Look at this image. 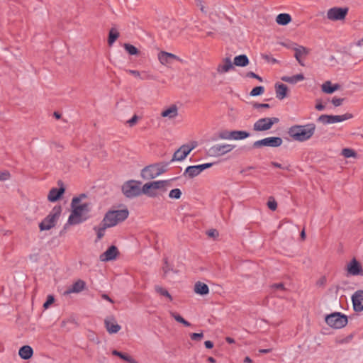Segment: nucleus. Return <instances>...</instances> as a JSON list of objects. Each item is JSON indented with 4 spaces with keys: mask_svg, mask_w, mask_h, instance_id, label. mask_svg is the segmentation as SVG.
Returning <instances> with one entry per match:
<instances>
[{
    "mask_svg": "<svg viewBox=\"0 0 363 363\" xmlns=\"http://www.w3.org/2000/svg\"><path fill=\"white\" fill-rule=\"evenodd\" d=\"M315 130L313 123L306 125H295L291 126L288 131L289 136L294 140L305 142L312 138Z\"/></svg>",
    "mask_w": 363,
    "mask_h": 363,
    "instance_id": "1",
    "label": "nucleus"
},
{
    "mask_svg": "<svg viewBox=\"0 0 363 363\" xmlns=\"http://www.w3.org/2000/svg\"><path fill=\"white\" fill-rule=\"evenodd\" d=\"M169 182L167 180H158L145 183L141 187V195L144 194L148 197L155 198L159 196L161 191H165Z\"/></svg>",
    "mask_w": 363,
    "mask_h": 363,
    "instance_id": "2",
    "label": "nucleus"
},
{
    "mask_svg": "<svg viewBox=\"0 0 363 363\" xmlns=\"http://www.w3.org/2000/svg\"><path fill=\"white\" fill-rule=\"evenodd\" d=\"M129 215L126 208L115 211H109L104 218V225L110 228L114 227L125 220Z\"/></svg>",
    "mask_w": 363,
    "mask_h": 363,
    "instance_id": "3",
    "label": "nucleus"
},
{
    "mask_svg": "<svg viewBox=\"0 0 363 363\" xmlns=\"http://www.w3.org/2000/svg\"><path fill=\"white\" fill-rule=\"evenodd\" d=\"M167 164L155 163L145 167L140 172V177L145 180L155 179L167 171Z\"/></svg>",
    "mask_w": 363,
    "mask_h": 363,
    "instance_id": "4",
    "label": "nucleus"
},
{
    "mask_svg": "<svg viewBox=\"0 0 363 363\" xmlns=\"http://www.w3.org/2000/svg\"><path fill=\"white\" fill-rule=\"evenodd\" d=\"M73 207L69 215V225H77L84 222L90 217L89 206H72Z\"/></svg>",
    "mask_w": 363,
    "mask_h": 363,
    "instance_id": "5",
    "label": "nucleus"
},
{
    "mask_svg": "<svg viewBox=\"0 0 363 363\" xmlns=\"http://www.w3.org/2000/svg\"><path fill=\"white\" fill-rule=\"evenodd\" d=\"M123 194L128 198H133L141 195V182L136 180H129L122 186Z\"/></svg>",
    "mask_w": 363,
    "mask_h": 363,
    "instance_id": "6",
    "label": "nucleus"
},
{
    "mask_svg": "<svg viewBox=\"0 0 363 363\" xmlns=\"http://www.w3.org/2000/svg\"><path fill=\"white\" fill-rule=\"evenodd\" d=\"M326 323L331 328L340 329L345 327L348 322L347 315L341 313H333L325 317Z\"/></svg>",
    "mask_w": 363,
    "mask_h": 363,
    "instance_id": "7",
    "label": "nucleus"
},
{
    "mask_svg": "<svg viewBox=\"0 0 363 363\" xmlns=\"http://www.w3.org/2000/svg\"><path fill=\"white\" fill-rule=\"evenodd\" d=\"M60 212V206H55L52 211L40 223V230H48L55 226Z\"/></svg>",
    "mask_w": 363,
    "mask_h": 363,
    "instance_id": "8",
    "label": "nucleus"
},
{
    "mask_svg": "<svg viewBox=\"0 0 363 363\" xmlns=\"http://www.w3.org/2000/svg\"><path fill=\"white\" fill-rule=\"evenodd\" d=\"M235 147L233 144L218 143L211 146L208 150V154L211 157H222L230 152Z\"/></svg>",
    "mask_w": 363,
    "mask_h": 363,
    "instance_id": "9",
    "label": "nucleus"
},
{
    "mask_svg": "<svg viewBox=\"0 0 363 363\" xmlns=\"http://www.w3.org/2000/svg\"><path fill=\"white\" fill-rule=\"evenodd\" d=\"M353 116L351 113H347L343 115H321L318 118V121L324 125L333 124L340 123L352 118Z\"/></svg>",
    "mask_w": 363,
    "mask_h": 363,
    "instance_id": "10",
    "label": "nucleus"
},
{
    "mask_svg": "<svg viewBox=\"0 0 363 363\" xmlns=\"http://www.w3.org/2000/svg\"><path fill=\"white\" fill-rule=\"evenodd\" d=\"M283 45L285 47L292 49L294 51V57L301 66H303V60L309 54L310 50L304 46L299 45L295 43L291 45Z\"/></svg>",
    "mask_w": 363,
    "mask_h": 363,
    "instance_id": "11",
    "label": "nucleus"
},
{
    "mask_svg": "<svg viewBox=\"0 0 363 363\" xmlns=\"http://www.w3.org/2000/svg\"><path fill=\"white\" fill-rule=\"evenodd\" d=\"M276 117L262 118L257 120L253 125V130L255 131H266L272 128V125L279 122Z\"/></svg>",
    "mask_w": 363,
    "mask_h": 363,
    "instance_id": "12",
    "label": "nucleus"
},
{
    "mask_svg": "<svg viewBox=\"0 0 363 363\" xmlns=\"http://www.w3.org/2000/svg\"><path fill=\"white\" fill-rule=\"evenodd\" d=\"M283 140L280 137H268L257 140L253 143V147L258 148L261 147H277L282 145Z\"/></svg>",
    "mask_w": 363,
    "mask_h": 363,
    "instance_id": "13",
    "label": "nucleus"
},
{
    "mask_svg": "<svg viewBox=\"0 0 363 363\" xmlns=\"http://www.w3.org/2000/svg\"><path fill=\"white\" fill-rule=\"evenodd\" d=\"M213 166V163H205L199 165L189 166L186 168L184 175L189 178H194L200 174L205 169Z\"/></svg>",
    "mask_w": 363,
    "mask_h": 363,
    "instance_id": "14",
    "label": "nucleus"
},
{
    "mask_svg": "<svg viewBox=\"0 0 363 363\" xmlns=\"http://www.w3.org/2000/svg\"><path fill=\"white\" fill-rule=\"evenodd\" d=\"M348 8L333 7L327 12V18L331 21H340L345 18Z\"/></svg>",
    "mask_w": 363,
    "mask_h": 363,
    "instance_id": "15",
    "label": "nucleus"
},
{
    "mask_svg": "<svg viewBox=\"0 0 363 363\" xmlns=\"http://www.w3.org/2000/svg\"><path fill=\"white\" fill-rule=\"evenodd\" d=\"M347 273L350 276H363V268L355 258H353L345 267Z\"/></svg>",
    "mask_w": 363,
    "mask_h": 363,
    "instance_id": "16",
    "label": "nucleus"
},
{
    "mask_svg": "<svg viewBox=\"0 0 363 363\" xmlns=\"http://www.w3.org/2000/svg\"><path fill=\"white\" fill-rule=\"evenodd\" d=\"M60 187L58 188H52L50 190L48 194V200L49 202L55 203L58 202L60 199L62 197L64 194L65 193L66 188L65 186L61 184L58 183Z\"/></svg>",
    "mask_w": 363,
    "mask_h": 363,
    "instance_id": "17",
    "label": "nucleus"
},
{
    "mask_svg": "<svg viewBox=\"0 0 363 363\" xmlns=\"http://www.w3.org/2000/svg\"><path fill=\"white\" fill-rule=\"evenodd\" d=\"M118 254V248L114 245H111L104 252L100 255L99 260L104 262L112 261L117 257Z\"/></svg>",
    "mask_w": 363,
    "mask_h": 363,
    "instance_id": "18",
    "label": "nucleus"
},
{
    "mask_svg": "<svg viewBox=\"0 0 363 363\" xmlns=\"http://www.w3.org/2000/svg\"><path fill=\"white\" fill-rule=\"evenodd\" d=\"M194 147L195 146L190 147L188 145H182L174 152L172 161H182Z\"/></svg>",
    "mask_w": 363,
    "mask_h": 363,
    "instance_id": "19",
    "label": "nucleus"
},
{
    "mask_svg": "<svg viewBox=\"0 0 363 363\" xmlns=\"http://www.w3.org/2000/svg\"><path fill=\"white\" fill-rule=\"evenodd\" d=\"M234 69V65L230 57L223 58L216 67V72L219 74H223Z\"/></svg>",
    "mask_w": 363,
    "mask_h": 363,
    "instance_id": "20",
    "label": "nucleus"
},
{
    "mask_svg": "<svg viewBox=\"0 0 363 363\" xmlns=\"http://www.w3.org/2000/svg\"><path fill=\"white\" fill-rule=\"evenodd\" d=\"M354 311L361 312L363 311V290L357 291L352 296Z\"/></svg>",
    "mask_w": 363,
    "mask_h": 363,
    "instance_id": "21",
    "label": "nucleus"
},
{
    "mask_svg": "<svg viewBox=\"0 0 363 363\" xmlns=\"http://www.w3.org/2000/svg\"><path fill=\"white\" fill-rule=\"evenodd\" d=\"M104 325L107 332L110 334L117 333L121 329L115 318L113 316L106 317L104 320Z\"/></svg>",
    "mask_w": 363,
    "mask_h": 363,
    "instance_id": "22",
    "label": "nucleus"
},
{
    "mask_svg": "<svg viewBox=\"0 0 363 363\" xmlns=\"http://www.w3.org/2000/svg\"><path fill=\"white\" fill-rule=\"evenodd\" d=\"M160 115L169 120H174L179 116V108L176 104H172L164 108Z\"/></svg>",
    "mask_w": 363,
    "mask_h": 363,
    "instance_id": "23",
    "label": "nucleus"
},
{
    "mask_svg": "<svg viewBox=\"0 0 363 363\" xmlns=\"http://www.w3.org/2000/svg\"><path fill=\"white\" fill-rule=\"evenodd\" d=\"M157 57L160 62L166 66L170 65L173 60H179L177 55L164 51L160 52Z\"/></svg>",
    "mask_w": 363,
    "mask_h": 363,
    "instance_id": "24",
    "label": "nucleus"
},
{
    "mask_svg": "<svg viewBox=\"0 0 363 363\" xmlns=\"http://www.w3.org/2000/svg\"><path fill=\"white\" fill-rule=\"evenodd\" d=\"M341 89L339 84H333L331 81H325L321 85V91L327 94H332Z\"/></svg>",
    "mask_w": 363,
    "mask_h": 363,
    "instance_id": "25",
    "label": "nucleus"
},
{
    "mask_svg": "<svg viewBox=\"0 0 363 363\" xmlns=\"http://www.w3.org/2000/svg\"><path fill=\"white\" fill-rule=\"evenodd\" d=\"M194 291L196 294L205 296L209 294V288L207 284L197 281L194 284Z\"/></svg>",
    "mask_w": 363,
    "mask_h": 363,
    "instance_id": "26",
    "label": "nucleus"
},
{
    "mask_svg": "<svg viewBox=\"0 0 363 363\" xmlns=\"http://www.w3.org/2000/svg\"><path fill=\"white\" fill-rule=\"evenodd\" d=\"M287 91H288V88L285 84H275L276 97L278 99L282 100L284 98H286L287 96Z\"/></svg>",
    "mask_w": 363,
    "mask_h": 363,
    "instance_id": "27",
    "label": "nucleus"
},
{
    "mask_svg": "<svg viewBox=\"0 0 363 363\" xmlns=\"http://www.w3.org/2000/svg\"><path fill=\"white\" fill-rule=\"evenodd\" d=\"M86 289V282L82 279H77L72 284L69 288V294L75 293L78 294L82 292Z\"/></svg>",
    "mask_w": 363,
    "mask_h": 363,
    "instance_id": "28",
    "label": "nucleus"
},
{
    "mask_svg": "<svg viewBox=\"0 0 363 363\" xmlns=\"http://www.w3.org/2000/svg\"><path fill=\"white\" fill-rule=\"evenodd\" d=\"M18 354L23 359H29L33 354V350L29 345H24L18 350Z\"/></svg>",
    "mask_w": 363,
    "mask_h": 363,
    "instance_id": "29",
    "label": "nucleus"
},
{
    "mask_svg": "<svg viewBox=\"0 0 363 363\" xmlns=\"http://www.w3.org/2000/svg\"><path fill=\"white\" fill-rule=\"evenodd\" d=\"M249 59L245 55H240L234 58L233 65L238 67H245L249 64Z\"/></svg>",
    "mask_w": 363,
    "mask_h": 363,
    "instance_id": "30",
    "label": "nucleus"
},
{
    "mask_svg": "<svg viewBox=\"0 0 363 363\" xmlns=\"http://www.w3.org/2000/svg\"><path fill=\"white\" fill-rule=\"evenodd\" d=\"M108 228H110V227L104 225V220L101 221V223L99 225L95 226L94 228V230L95 231L96 236H97V240H99L104 236L106 230Z\"/></svg>",
    "mask_w": 363,
    "mask_h": 363,
    "instance_id": "31",
    "label": "nucleus"
},
{
    "mask_svg": "<svg viewBox=\"0 0 363 363\" xmlns=\"http://www.w3.org/2000/svg\"><path fill=\"white\" fill-rule=\"evenodd\" d=\"M281 79L285 82L296 84L298 82L303 81L304 79V76L302 74H298L292 77L284 76Z\"/></svg>",
    "mask_w": 363,
    "mask_h": 363,
    "instance_id": "32",
    "label": "nucleus"
},
{
    "mask_svg": "<svg viewBox=\"0 0 363 363\" xmlns=\"http://www.w3.org/2000/svg\"><path fill=\"white\" fill-rule=\"evenodd\" d=\"M250 136V133L245 130H232V140H242Z\"/></svg>",
    "mask_w": 363,
    "mask_h": 363,
    "instance_id": "33",
    "label": "nucleus"
},
{
    "mask_svg": "<svg viewBox=\"0 0 363 363\" xmlns=\"http://www.w3.org/2000/svg\"><path fill=\"white\" fill-rule=\"evenodd\" d=\"M111 353H112L113 355L119 357L123 360H124L125 362H128L129 363H138V362H137L131 356H130V355H128L127 354L122 353V352H119L118 350H113L111 352Z\"/></svg>",
    "mask_w": 363,
    "mask_h": 363,
    "instance_id": "34",
    "label": "nucleus"
},
{
    "mask_svg": "<svg viewBox=\"0 0 363 363\" xmlns=\"http://www.w3.org/2000/svg\"><path fill=\"white\" fill-rule=\"evenodd\" d=\"M155 291L159 296L164 297L169 301H172V295L168 292V291L165 288L157 285L155 286Z\"/></svg>",
    "mask_w": 363,
    "mask_h": 363,
    "instance_id": "35",
    "label": "nucleus"
},
{
    "mask_svg": "<svg viewBox=\"0 0 363 363\" xmlns=\"http://www.w3.org/2000/svg\"><path fill=\"white\" fill-rule=\"evenodd\" d=\"M291 21V17L288 13H280L277 16L276 21L279 25H287Z\"/></svg>",
    "mask_w": 363,
    "mask_h": 363,
    "instance_id": "36",
    "label": "nucleus"
},
{
    "mask_svg": "<svg viewBox=\"0 0 363 363\" xmlns=\"http://www.w3.org/2000/svg\"><path fill=\"white\" fill-rule=\"evenodd\" d=\"M118 37H119L118 31L116 28H112L109 30V33H108V45L110 46H111Z\"/></svg>",
    "mask_w": 363,
    "mask_h": 363,
    "instance_id": "37",
    "label": "nucleus"
},
{
    "mask_svg": "<svg viewBox=\"0 0 363 363\" xmlns=\"http://www.w3.org/2000/svg\"><path fill=\"white\" fill-rule=\"evenodd\" d=\"M169 314L176 321L182 323L185 326L189 327L191 325L190 323L184 320L179 314L177 313L176 312L170 311Z\"/></svg>",
    "mask_w": 363,
    "mask_h": 363,
    "instance_id": "38",
    "label": "nucleus"
},
{
    "mask_svg": "<svg viewBox=\"0 0 363 363\" xmlns=\"http://www.w3.org/2000/svg\"><path fill=\"white\" fill-rule=\"evenodd\" d=\"M341 155L345 158L357 157V153L351 148H343Z\"/></svg>",
    "mask_w": 363,
    "mask_h": 363,
    "instance_id": "39",
    "label": "nucleus"
},
{
    "mask_svg": "<svg viewBox=\"0 0 363 363\" xmlns=\"http://www.w3.org/2000/svg\"><path fill=\"white\" fill-rule=\"evenodd\" d=\"M218 138L221 140H232V130H222L218 133Z\"/></svg>",
    "mask_w": 363,
    "mask_h": 363,
    "instance_id": "40",
    "label": "nucleus"
},
{
    "mask_svg": "<svg viewBox=\"0 0 363 363\" xmlns=\"http://www.w3.org/2000/svg\"><path fill=\"white\" fill-rule=\"evenodd\" d=\"M182 194V191L179 189H174L169 191V197L173 199H179Z\"/></svg>",
    "mask_w": 363,
    "mask_h": 363,
    "instance_id": "41",
    "label": "nucleus"
},
{
    "mask_svg": "<svg viewBox=\"0 0 363 363\" xmlns=\"http://www.w3.org/2000/svg\"><path fill=\"white\" fill-rule=\"evenodd\" d=\"M264 91V88L262 86H256L253 88L250 92V95L252 96H256L259 95H262Z\"/></svg>",
    "mask_w": 363,
    "mask_h": 363,
    "instance_id": "42",
    "label": "nucleus"
},
{
    "mask_svg": "<svg viewBox=\"0 0 363 363\" xmlns=\"http://www.w3.org/2000/svg\"><path fill=\"white\" fill-rule=\"evenodd\" d=\"M124 48L130 55H137L138 52V49L130 44H125Z\"/></svg>",
    "mask_w": 363,
    "mask_h": 363,
    "instance_id": "43",
    "label": "nucleus"
},
{
    "mask_svg": "<svg viewBox=\"0 0 363 363\" xmlns=\"http://www.w3.org/2000/svg\"><path fill=\"white\" fill-rule=\"evenodd\" d=\"M55 298L54 296L52 295H49L47 297L46 301L43 304L44 309H48L50 307V306L54 303Z\"/></svg>",
    "mask_w": 363,
    "mask_h": 363,
    "instance_id": "44",
    "label": "nucleus"
},
{
    "mask_svg": "<svg viewBox=\"0 0 363 363\" xmlns=\"http://www.w3.org/2000/svg\"><path fill=\"white\" fill-rule=\"evenodd\" d=\"M86 198V194H82L79 196H75L72 199L71 204H79L82 200Z\"/></svg>",
    "mask_w": 363,
    "mask_h": 363,
    "instance_id": "45",
    "label": "nucleus"
},
{
    "mask_svg": "<svg viewBox=\"0 0 363 363\" xmlns=\"http://www.w3.org/2000/svg\"><path fill=\"white\" fill-rule=\"evenodd\" d=\"M11 178V174L8 171H4L0 172V181L1 182H5Z\"/></svg>",
    "mask_w": 363,
    "mask_h": 363,
    "instance_id": "46",
    "label": "nucleus"
},
{
    "mask_svg": "<svg viewBox=\"0 0 363 363\" xmlns=\"http://www.w3.org/2000/svg\"><path fill=\"white\" fill-rule=\"evenodd\" d=\"M206 234L209 238H212L214 239L218 238L219 235L218 230L216 229H211V230H208L206 232Z\"/></svg>",
    "mask_w": 363,
    "mask_h": 363,
    "instance_id": "47",
    "label": "nucleus"
},
{
    "mask_svg": "<svg viewBox=\"0 0 363 363\" xmlns=\"http://www.w3.org/2000/svg\"><path fill=\"white\" fill-rule=\"evenodd\" d=\"M271 288L273 290V291H284L285 290V288L283 285V284L281 283H279V284H274L271 286Z\"/></svg>",
    "mask_w": 363,
    "mask_h": 363,
    "instance_id": "48",
    "label": "nucleus"
},
{
    "mask_svg": "<svg viewBox=\"0 0 363 363\" xmlns=\"http://www.w3.org/2000/svg\"><path fill=\"white\" fill-rule=\"evenodd\" d=\"M190 337H191V339L192 340L199 341V340H201L203 338V334L202 333H191Z\"/></svg>",
    "mask_w": 363,
    "mask_h": 363,
    "instance_id": "49",
    "label": "nucleus"
},
{
    "mask_svg": "<svg viewBox=\"0 0 363 363\" xmlns=\"http://www.w3.org/2000/svg\"><path fill=\"white\" fill-rule=\"evenodd\" d=\"M343 99L340 98H333L331 102L335 106H340L342 104Z\"/></svg>",
    "mask_w": 363,
    "mask_h": 363,
    "instance_id": "50",
    "label": "nucleus"
},
{
    "mask_svg": "<svg viewBox=\"0 0 363 363\" xmlns=\"http://www.w3.org/2000/svg\"><path fill=\"white\" fill-rule=\"evenodd\" d=\"M138 116L134 115L130 120L128 121V123L130 126H133L138 121Z\"/></svg>",
    "mask_w": 363,
    "mask_h": 363,
    "instance_id": "51",
    "label": "nucleus"
},
{
    "mask_svg": "<svg viewBox=\"0 0 363 363\" xmlns=\"http://www.w3.org/2000/svg\"><path fill=\"white\" fill-rule=\"evenodd\" d=\"M170 270V267L167 261L164 262V266L162 267V271L164 274H167Z\"/></svg>",
    "mask_w": 363,
    "mask_h": 363,
    "instance_id": "52",
    "label": "nucleus"
},
{
    "mask_svg": "<svg viewBox=\"0 0 363 363\" xmlns=\"http://www.w3.org/2000/svg\"><path fill=\"white\" fill-rule=\"evenodd\" d=\"M126 72L135 77H140V73L137 70L128 69Z\"/></svg>",
    "mask_w": 363,
    "mask_h": 363,
    "instance_id": "53",
    "label": "nucleus"
},
{
    "mask_svg": "<svg viewBox=\"0 0 363 363\" xmlns=\"http://www.w3.org/2000/svg\"><path fill=\"white\" fill-rule=\"evenodd\" d=\"M247 77L257 79L259 82L262 81V79L259 76L257 75L255 73H254L252 72H248L247 73Z\"/></svg>",
    "mask_w": 363,
    "mask_h": 363,
    "instance_id": "54",
    "label": "nucleus"
},
{
    "mask_svg": "<svg viewBox=\"0 0 363 363\" xmlns=\"http://www.w3.org/2000/svg\"><path fill=\"white\" fill-rule=\"evenodd\" d=\"M204 345L206 348L211 349L213 347V344L211 341L207 340L204 342Z\"/></svg>",
    "mask_w": 363,
    "mask_h": 363,
    "instance_id": "55",
    "label": "nucleus"
},
{
    "mask_svg": "<svg viewBox=\"0 0 363 363\" xmlns=\"http://www.w3.org/2000/svg\"><path fill=\"white\" fill-rule=\"evenodd\" d=\"M271 164L274 167L281 168V169H286V167H283L281 164H279L278 162H272L271 163Z\"/></svg>",
    "mask_w": 363,
    "mask_h": 363,
    "instance_id": "56",
    "label": "nucleus"
},
{
    "mask_svg": "<svg viewBox=\"0 0 363 363\" xmlns=\"http://www.w3.org/2000/svg\"><path fill=\"white\" fill-rule=\"evenodd\" d=\"M255 106L256 108H269V105L268 104H257Z\"/></svg>",
    "mask_w": 363,
    "mask_h": 363,
    "instance_id": "57",
    "label": "nucleus"
},
{
    "mask_svg": "<svg viewBox=\"0 0 363 363\" xmlns=\"http://www.w3.org/2000/svg\"><path fill=\"white\" fill-rule=\"evenodd\" d=\"M315 108L318 111H323L325 108V106H323L321 103H318L315 105Z\"/></svg>",
    "mask_w": 363,
    "mask_h": 363,
    "instance_id": "58",
    "label": "nucleus"
},
{
    "mask_svg": "<svg viewBox=\"0 0 363 363\" xmlns=\"http://www.w3.org/2000/svg\"><path fill=\"white\" fill-rule=\"evenodd\" d=\"M101 297L103 299L106 300L111 303H113V300L106 294H102Z\"/></svg>",
    "mask_w": 363,
    "mask_h": 363,
    "instance_id": "59",
    "label": "nucleus"
},
{
    "mask_svg": "<svg viewBox=\"0 0 363 363\" xmlns=\"http://www.w3.org/2000/svg\"><path fill=\"white\" fill-rule=\"evenodd\" d=\"M89 337H90L91 340H92L93 341H95L97 343L99 342V340L98 337L95 335V334L93 333Z\"/></svg>",
    "mask_w": 363,
    "mask_h": 363,
    "instance_id": "60",
    "label": "nucleus"
},
{
    "mask_svg": "<svg viewBox=\"0 0 363 363\" xmlns=\"http://www.w3.org/2000/svg\"><path fill=\"white\" fill-rule=\"evenodd\" d=\"M267 204H277L275 199L272 197H270L267 203Z\"/></svg>",
    "mask_w": 363,
    "mask_h": 363,
    "instance_id": "61",
    "label": "nucleus"
},
{
    "mask_svg": "<svg viewBox=\"0 0 363 363\" xmlns=\"http://www.w3.org/2000/svg\"><path fill=\"white\" fill-rule=\"evenodd\" d=\"M225 340H226L227 342H228L230 344H232V343L235 342V340L233 338L230 337H227L225 338Z\"/></svg>",
    "mask_w": 363,
    "mask_h": 363,
    "instance_id": "62",
    "label": "nucleus"
},
{
    "mask_svg": "<svg viewBox=\"0 0 363 363\" xmlns=\"http://www.w3.org/2000/svg\"><path fill=\"white\" fill-rule=\"evenodd\" d=\"M53 116L57 118V119H60L61 118V114L57 112V111H55L54 113H53Z\"/></svg>",
    "mask_w": 363,
    "mask_h": 363,
    "instance_id": "63",
    "label": "nucleus"
},
{
    "mask_svg": "<svg viewBox=\"0 0 363 363\" xmlns=\"http://www.w3.org/2000/svg\"><path fill=\"white\" fill-rule=\"evenodd\" d=\"M270 351H271L270 349H262V350H259V352L260 353H269Z\"/></svg>",
    "mask_w": 363,
    "mask_h": 363,
    "instance_id": "64",
    "label": "nucleus"
}]
</instances>
